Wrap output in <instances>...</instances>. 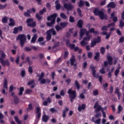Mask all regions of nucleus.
I'll list each match as a JSON object with an SVG mask.
<instances>
[{"label": "nucleus", "mask_w": 124, "mask_h": 124, "mask_svg": "<svg viewBox=\"0 0 124 124\" xmlns=\"http://www.w3.org/2000/svg\"><path fill=\"white\" fill-rule=\"evenodd\" d=\"M0 62L2 66H9L10 65V62L8 60L6 59L4 60V59L6 58V54L4 53V51L3 50H0Z\"/></svg>", "instance_id": "f257e3e1"}, {"label": "nucleus", "mask_w": 124, "mask_h": 124, "mask_svg": "<svg viewBox=\"0 0 124 124\" xmlns=\"http://www.w3.org/2000/svg\"><path fill=\"white\" fill-rule=\"evenodd\" d=\"M93 14L95 16H99L101 20H108V16L107 14H104L103 11L99 10L98 8H95L93 10Z\"/></svg>", "instance_id": "f03ea898"}, {"label": "nucleus", "mask_w": 124, "mask_h": 124, "mask_svg": "<svg viewBox=\"0 0 124 124\" xmlns=\"http://www.w3.org/2000/svg\"><path fill=\"white\" fill-rule=\"evenodd\" d=\"M58 17V14L54 13L48 16L47 17V21H50V22H47L46 26L47 27H53V25L56 23V18Z\"/></svg>", "instance_id": "7ed1b4c3"}, {"label": "nucleus", "mask_w": 124, "mask_h": 124, "mask_svg": "<svg viewBox=\"0 0 124 124\" xmlns=\"http://www.w3.org/2000/svg\"><path fill=\"white\" fill-rule=\"evenodd\" d=\"M95 66H93V64H92L90 65L89 67V69L92 71L93 76L94 78H98L99 77V81L100 82L102 83V77L99 76V74L98 73L96 74V70H95Z\"/></svg>", "instance_id": "20e7f679"}, {"label": "nucleus", "mask_w": 124, "mask_h": 124, "mask_svg": "<svg viewBox=\"0 0 124 124\" xmlns=\"http://www.w3.org/2000/svg\"><path fill=\"white\" fill-rule=\"evenodd\" d=\"M16 40L20 41V44L21 47L23 48L26 42V40H27L26 35L22 34L18 35V36L17 37Z\"/></svg>", "instance_id": "39448f33"}, {"label": "nucleus", "mask_w": 124, "mask_h": 124, "mask_svg": "<svg viewBox=\"0 0 124 124\" xmlns=\"http://www.w3.org/2000/svg\"><path fill=\"white\" fill-rule=\"evenodd\" d=\"M67 93L69 94V97L70 98L71 102H73V100L75 99L77 97V94H76V91L73 90L71 88L69 89L67 92Z\"/></svg>", "instance_id": "423d86ee"}, {"label": "nucleus", "mask_w": 124, "mask_h": 124, "mask_svg": "<svg viewBox=\"0 0 124 124\" xmlns=\"http://www.w3.org/2000/svg\"><path fill=\"white\" fill-rule=\"evenodd\" d=\"M66 45L67 47H69L71 50H74L75 52L79 51V47H75V44H70V40H69V39L66 40Z\"/></svg>", "instance_id": "0eeeda50"}, {"label": "nucleus", "mask_w": 124, "mask_h": 124, "mask_svg": "<svg viewBox=\"0 0 124 124\" xmlns=\"http://www.w3.org/2000/svg\"><path fill=\"white\" fill-rule=\"evenodd\" d=\"M31 22H33L31 23ZM26 23L27 24V27H30V28H35V27H36V22H33V19L32 18L27 19L26 20Z\"/></svg>", "instance_id": "6e6552de"}, {"label": "nucleus", "mask_w": 124, "mask_h": 124, "mask_svg": "<svg viewBox=\"0 0 124 124\" xmlns=\"http://www.w3.org/2000/svg\"><path fill=\"white\" fill-rule=\"evenodd\" d=\"M63 7L68 11L66 14L68 15L69 14V11H71V10L74 8V6L70 3H65L63 4Z\"/></svg>", "instance_id": "1a4fd4ad"}, {"label": "nucleus", "mask_w": 124, "mask_h": 124, "mask_svg": "<svg viewBox=\"0 0 124 124\" xmlns=\"http://www.w3.org/2000/svg\"><path fill=\"white\" fill-rule=\"evenodd\" d=\"M107 59L108 60L107 61H105L104 62V65L105 67H107L108 66V65L109 64V65H112L113 64V58L111 57L110 56H107Z\"/></svg>", "instance_id": "9d476101"}, {"label": "nucleus", "mask_w": 124, "mask_h": 124, "mask_svg": "<svg viewBox=\"0 0 124 124\" xmlns=\"http://www.w3.org/2000/svg\"><path fill=\"white\" fill-rule=\"evenodd\" d=\"M93 108L94 109H96L95 110V113H98V112H100V111H101V110L103 109V108L101 107V106L99 105V102H98V101H97L95 102Z\"/></svg>", "instance_id": "9b49d317"}, {"label": "nucleus", "mask_w": 124, "mask_h": 124, "mask_svg": "<svg viewBox=\"0 0 124 124\" xmlns=\"http://www.w3.org/2000/svg\"><path fill=\"white\" fill-rule=\"evenodd\" d=\"M76 59H75V55H72V57L70 59V61L71 62V65L74 66V70L77 69V63H74L75 62Z\"/></svg>", "instance_id": "f8f14e48"}, {"label": "nucleus", "mask_w": 124, "mask_h": 124, "mask_svg": "<svg viewBox=\"0 0 124 124\" xmlns=\"http://www.w3.org/2000/svg\"><path fill=\"white\" fill-rule=\"evenodd\" d=\"M35 110L36 113L37 114L36 118L38 121H39L40 117H41V108H40V107H37L35 108Z\"/></svg>", "instance_id": "ddd939ff"}, {"label": "nucleus", "mask_w": 124, "mask_h": 124, "mask_svg": "<svg viewBox=\"0 0 124 124\" xmlns=\"http://www.w3.org/2000/svg\"><path fill=\"white\" fill-rule=\"evenodd\" d=\"M110 19H112V21L114 23H116L118 21V17L115 16V12L111 14Z\"/></svg>", "instance_id": "4468645a"}, {"label": "nucleus", "mask_w": 124, "mask_h": 124, "mask_svg": "<svg viewBox=\"0 0 124 124\" xmlns=\"http://www.w3.org/2000/svg\"><path fill=\"white\" fill-rule=\"evenodd\" d=\"M86 31H87V29L85 28H82L80 30L79 36L81 38L85 35Z\"/></svg>", "instance_id": "2eb2a0df"}, {"label": "nucleus", "mask_w": 124, "mask_h": 124, "mask_svg": "<svg viewBox=\"0 0 124 124\" xmlns=\"http://www.w3.org/2000/svg\"><path fill=\"white\" fill-rule=\"evenodd\" d=\"M92 121L95 124H101V118L96 119L94 117L92 118Z\"/></svg>", "instance_id": "dca6fc26"}, {"label": "nucleus", "mask_w": 124, "mask_h": 124, "mask_svg": "<svg viewBox=\"0 0 124 124\" xmlns=\"http://www.w3.org/2000/svg\"><path fill=\"white\" fill-rule=\"evenodd\" d=\"M83 25H84V22L82 19H79L77 24V27L79 29H82V28H83Z\"/></svg>", "instance_id": "f3484780"}, {"label": "nucleus", "mask_w": 124, "mask_h": 124, "mask_svg": "<svg viewBox=\"0 0 124 124\" xmlns=\"http://www.w3.org/2000/svg\"><path fill=\"white\" fill-rule=\"evenodd\" d=\"M59 2H60V1H59V0H56L55 2V3L56 4L55 8L56 10H60V9H61V8L62 7V5Z\"/></svg>", "instance_id": "a211bd4d"}, {"label": "nucleus", "mask_w": 124, "mask_h": 124, "mask_svg": "<svg viewBox=\"0 0 124 124\" xmlns=\"http://www.w3.org/2000/svg\"><path fill=\"white\" fill-rule=\"evenodd\" d=\"M116 5L115 4V2H110L108 5L107 7L108 8H109L110 7L111 8H115L116 7Z\"/></svg>", "instance_id": "6ab92c4d"}, {"label": "nucleus", "mask_w": 124, "mask_h": 124, "mask_svg": "<svg viewBox=\"0 0 124 124\" xmlns=\"http://www.w3.org/2000/svg\"><path fill=\"white\" fill-rule=\"evenodd\" d=\"M86 109V104H83L81 106H78V110L79 112H81L82 110H85Z\"/></svg>", "instance_id": "aec40b11"}, {"label": "nucleus", "mask_w": 124, "mask_h": 124, "mask_svg": "<svg viewBox=\"0 0 124 124\" xmlns=\"http://www.w3.org/2000/svg\"><path fill=\"white\" fill-rule=\"evenodd\" d=\"M114 93H115V94H117L118 99H120V97L122 96V94L120 93V89H119V88L117 87L116 88Z\"/></svg>", "instance_id": "412c9836"}, {"label": "nucleus", "mask_w": 124, "mask_h": 124, "mask_svg": "<svg viewBox=\"0 0 124 124\" xmlns=\"http://www.w3.org/2000/svg\"><path fill=\"white\" fill-rule=\"evenodd\" d=\"M89 32H90V33H93V34L96 35H98V34H99V32H98V31H95L94 30V28H91V29H90Z\"/></svg>", "instance_id": "4be33fe9"}, {"label": "nucleus", "mask_w": 124, "mask_h": 124, "mask_svg": "<svg viewBox=\"0 0 124 124\" xmlns=\"http://www.w3.org/2000/svg\"><path fill=\"white\" fill-rule=\"evenodd\" d=\"M49 119L50 117L48 115H44L42 117V121L44 122V123H47L48 121H49Z\"/></svg>", "instance_id": "5701e85b"}, {"label": "nucleus", "mask_w": 124, "mask_h": 124, "mask_svg": "<svg viewBox=\"0 0 124 124\" xmlns=\"http://www.w3.org/2000/svg\"><path fill=\"white\" fill-rule=\"evenodd\" d=\"M99 57H100V53L98 52H96L94 57V60H95L96 62H98L99 60H100V58H99Z\"/></svg>", "instance_id": "b1692460"}, {"label": "nucleus", "mask_w": 124, "mask_h": 124, "mask_svg": "<svg viewBox=\"0 0 124 124\" xmlns=\"http://www.w3.org/2000/svg\"><path fill=\"white\" fill-rule=\"evenodd\" d=\"M48 32L52 34V35H56L57 34V32H56V31H55V29L54 28H52L51 29H49L47 31Z\"/></svg>", "instance_id": "393cba45"}, {"label": "nucleus", "mask_w": 124, "mask_h": 124, "mask_svg": "<svg viewBox=\"0 0 124 124\" xmlns=\"http://www.w3.org/2000/svg\"><path fill=\"white\" fill-rule=\"evenodd\" d=\"M8 88V84L7 82V79L6 78L4 79V83H3V89H5L7 90Z\"/></svg>", "instance_id": "a878e982"}, {"label": "nucleus", "mask_w": 124, "mask_h": 124, "mask_svg": "<svg viewBox=\"0 0 124 124\" xmlns=\"http://www.w3.org/2000/svg\"><path fill=\"white\" fill-rule=\"evenodd\" d=\"M46 39L47 41H49L51 40V38H52V35L48 31H46Z\"/></svg>", "instance_id": "bb28decb"}, {"label": "nucleus", "mask_w": 124, "mask_h": 124, "mask_svg": "<svg viewBox=\"0 0 124 124\" xmlns=\"http://www.w3.org/2000/svg\"><path fill=\"white\" fill-rule=\"evenodd\" d=\"M9 26L10 27H14V26H15V21H14V19H10V23L9 24Z\"/></svg>", "instance_id": "cd10ccee"}, {"label": "nucleus", "mask_w": 124, "mask_h": 124, "mask_svg": "<svg viewBox=\"0 0 124 124\" xmlns=\"http://www.w3.org/2000/svg\"><path fill=\"white\" fill-rule=\"evenodd\" d=\"M68 23L67 22H61L60 23V25L61 27H62V29H64V28H66V26H67Z\"/></svg>", "instance_id": "c85d7f7f"}, {"label": "nucleus", "mask_w": 124, "mask_h": 124, "mask_svg": "<svg viewBox=\"0 0 124 124\" xmlns=\"http://www.w3.org/2000/svg\"><path fill=\"white\" fill-rule=\"evenodd\" d=\"M14 103L15 104H18V103L20 102V100L19 99V98L16 95H14Z\"/></svg>", "instance_id": "c756f323"}, {"label": "nucleus", "mask_w": 124, "mask_h": 124, "mask_svg": "<svg viewBox=\"0 0 124 124\" xmlns=\"http://www.w3.org/2000/svg\"><path fill=\"white\" fill-rule=\"evenodd\" d=\"M45 74L44 72H41V75L39 74H37V77H39L38 80H42L44 78Z\"/></svg>", "instance_id": "7c9ffc66"}, {"label": "nucleus", "mask_w": 124, "mask_h": 124, "mask_svg": "<svg viewBox=\"0 0 124 124\" xmlns=\"http://www.w3.org/2000/svg\"><path fill=\"white\" fill-rule=\"evenodd\" d=\"M37 38V34H34L31 38V42H32L33 43H35V41H36Z\"/></svg>", "instance_id": "2f4dec72"}, {"label": "nucleus", "mask_w": 124, "mask_h": 124, "mask_svg": "<svg viewBox=\"0 0 124 124\" xmlns=\"http://www.w3.org/2000/svg\"><path fill=\"white\" fill-rule=\"evenodd\" d=\"M118 110L117 114H121V112H123L124 108H123V107L121 105H119L118 107Z\"/></svg>", "instance_id": "473e14b6"}, {"label": "nucleus", "mask_w": 124, "mask_h": 124, "mask_svg": "<svg viewBox=\"0 0 124 124\" xmlns=\"http://www.w3.org/2000/svg\"><path fill=\"white\" fill-rule=\"evenodd\" d=\"M85 41H84L83 40L80 42V44L82 46V47H85V46H87V45H88V42Z\"/></svg>", "instance_id": "72a5a7b5"}, {"label": "nucleus", "mask_w": 124, "mask_h": 124, "mask_svg": "<svg viewBox=\"0 0 124 124\" xmlns=\"http://www.w3.org/2000/svg\"><path fill=\"white\" fill-rule=\"evenodd\" d=\"M15 120L16 121V123H17V124H22V121H21L19 119V117L18 116H16L14 117Z\"/></svg>", "instance_id": "f704fd0d"}, {"label": "nucleus", "mask_w": 124, "mask_h": 124, "mask_svg": "<svg viewBox=\"0 0 124 124\" xmlns=\"http://www.w3.org/2000/svg\"><path fill=\"white\" fill-rule=\"evenodd\" d=\"M75 85L76 86L77 90L79 91V90H80V84H79L78 80L75 81Z\"/></svg>", "instance_id": "c9c22d12"}, {"label": "nucleus", "mask_w": 124, "mask_h": 124, "mask_svg": "<svg viewBox=\"0 0 124 124\" xmlns=\"http://www.w3.org/2000/svg\"><path fill=\"white\" fill-rule=\"evenodd\" d=\"M96 42L94 41V38L93 39V41L91 42V45L90 46V47L91 48H93V47H94L95 45H96Z\"/></svg>", "instance_id": "e433bc0d"}, {"label": "nucleus", "mask_w": 124, "mask_h": 124, "mask_svg": "<svg viewBox=\"0 0 124 124\" xmlns=\"http://www.w3.org/2000/svg\"><path fill=\"white\" fill-rule=\"evenodd\" d=\"M77 10L79 17H83V15L82 14V10H81V9L78 8Z\"/></svg>", "instance_id": "4c0bfd02"}, {"label": "nucleus", "mask_w": 124, "mask_h": 124, "mask_svg": "<svg viewBox=\"0 0 124 124\" xmlns=\"http://www.w3.org/2000/svg\"><path fill=\"white\" fill-rule=\"evenodd\" d=\"M94 41H95L96 43H100L101 42V37L98 36L97 38H94Z\"/></svg>", "instance_id": "58836bf2"}, {"label": "nucleus", "mask_w": 124, "mask_h": 124, "mask_svg": "<svg viewBox=\"0 0 124 124\" xmlns=\"http://www.w3.org/2000/svg\"><path fill=\"white\" fill-rule=\"evenodd\" d=\"M8 21V19L6 16H4L2 18V23H3V24H6Z\"/></svg>", "instance_id": "ea45409f"}, {"label": "nucleus", "mask_w": 124, "mask_h": 124, "mask_svg": "<svg viewBox=\"0 0 124 124\" xmlns=\"http://www.w3.org/2000/svg\"><path fill=\"white\" fill-rule=\"evenodd\" d=\"M84 4H85V2L83 0H80L78 3V7H83V6H84Z\"/></svg>", "instance_id": "a19ab883"}, {"label": "nucleus", "mask_w": 124, "mask_h": 124, "mask_svg": "<svg viewBox=\"0 0 124 124\" xmlns=\"http://www.w3.org/2000/svg\"><path fill=\"white\" fill-rule=\"evenodd\" d=\"M35 17L39 21L42 20V18H43V16H40L38 13L36 14Z\"/></svg>", "instance_id": "79ce46f5"}, {"label": "nucleus", "mask_w": 124, "mask_h": 124, "mask_svg": "<svg viewBox=\"0 0 124 124\" xmlns=\"http://www.w3.org/2000/svg\"><path fill=\"white\" fill-rule=\"evenodd\" d=\"M60 17H61L62 19H63V20H65L67 18V16H66V15H65V14L63 13L60 14Z\"/></svg>", "instance_id": "37998d69"}, {"label": "nucleus", "mask_w": 124, "mask_h": 124, "mask_svg": "<svg viewBox=\"0 0 124 124\" xmlns=\"http://www.w3.org/2000/svg\"><path fill=\"white\" fill-rule=\"evenodd\" d=\"M24 90L25 89H24V87H20L19 89V92L18 93L19 95H22L23 94V92H24Z\"/></svg>", "instance_id": "c03bdc74"}, {"label": "nucleus", "mask_w": 124, "mask_h": 124, "mask_svg": "<svg viewBox=\"0 0 124 124\" xmlns=\"http://www.w3.org/2000/svg\"><path fill=\"white\" fill-rule=\"evenodd\" d=\"M60 46V43L59 42H56L54 43V44L52 47L53 49H55V48H57V47H59Z\"/></svg>", "instance_id": "a18cd8bd"}, {"label": "nucleus", "mask_w": 124, "mask_h": 124, "mask_svg": "<svg viewBox=\"0 0 124 124\" xmlns=\"http://www.w3.org/2000/svg\"><path fill=\"white\" fill-rule=\"evenodd\" d=\"M55 29H56L57 31H62V26L60 27L59 25H56Z\"/></svg>", "instance_id": "49530a36"}, {"label": "nucleus", "mask_w": 124, "mask_h": 124, "mask_svg": "<svg viewBox=\"0 0 124 124\" xmlns=\"http://www.w3.org/2000/svg\"><path fill=\"white\" fill-rule=\"evenodd\" d=\"M91 37L92 36L84 37L83 38V40H84L85 41H90V40H91Z\"/></svg>", "instance_id": "de8ad7c7"}, {"label": "nucleus", "mask_w": 124, "mask_h": 124, "mask_svg": "<svg viewBox=\"0 0 124 124\" xmlns=\"http://www.w3.org/2000/svg\"><path fill=\"white\" fill-rule=\"evenodd\" d=\"M46 11V8H44L42 10L39 11V15H43L44 14V12Z\"/></svg>", "instance_id": "09e8293b"}, {"label": "nucleus", "mask_w": 124, "mask_h": 124, "mask_svg": "<svg viewBox=\"0 0 124 124\" xmlns=\"http://www.w3.org/2000/svg\"><path fill=\"white\" fill-rule=\"evenodd\" d=\"M119 27L122 29V28H124V22L123 20H121L119 22Z\"/></svg>", "instance_id": "8fccbe9b"}, {"label": "nucleus", "mask_w": 124, "mask_h": 124, "mask_svg": "<svg viewBox=\"0 0 124 124\" xmlns=\"http://www.w3.org/2000/svg\"><path fill=\"white\" fill-rule=\"evenodd\" d=\"M49 111H50V112H51L52 113H54L55 112H56V113L58 112V110L57 109H55V108H50Z\"/></svg>", "instance_id": "3c124183"}, {"label": "nucleus", "mask_w": 124, "mask_h": 124, "mask_svg": "<svg viewBox=\"0 0 124 124\" xmlns=\"http://www.w3.org/2000/svg\"><path fill=\"white\" fill-rule=\"evenodd\" d=\"M25 93L26 94H30V93H32V90L30 89H27L26 90Z\"/></svg>", "instance_id": "603ef678"}, {"label": "nucleus", "mask_w": 124, "mask_h": 124, "mask_svg": "<svg viewBox=\"0 0 124 124\" xmlns=\"http://www.w3.org/2000/svg\"><path fill=\"white\" fill-rule=\"evenodd\" d=\"M69 22L70 23H74L75 22V19H74V17L72 16H70L69 17Z\"/></svg>", "instance_id": "864d4df0"}, {"label": "nucleus", "mask_w": 124, "mask_h": 124, "mask_svg": "<svg viewBox=\"0 0 124 124\" xmlns=\"http://www.w3.org/2000/svg\"><path fill=\"white\" fill-rule=\"evenodd\" d=\"M100 51H101V54H102V55H104L105 53V47H101L100 48Z\"/></svg>", "instance_id": "5fc2aeb1"}, {"label": "nucleus", "mask_w": 124, "mask_h": 124, "mask_svg": "<svg viewBox=\"0 0 124 124\" xmlns=\"http://www.w3.org/2000/svg\"><path fill=\"white\" fill-rule=\"evenodd\" d=\"M99 72H100V73H101V74H105V73L106 72H105V68L102 67V69H101L99 70Z\"/></svg>", "instance_id": "6e6d98bb"}, {"label": "nucleus", "mask_w": 124, "mask_h": 124, "mask_svg": "<svg viewBox=\"0 0 124 124\" xmlns=\"http://www.w3.org/2000/svg\"><path fill=\"white\" fill-rule=\"evenodd\" d=\"M20 74L21 77H25V76H26V71L25 70H23L21 71Z\"/></svg>", "instance_id": "4d7b16f0"}, {"label": "nucleus", "mask_w": 124, "mask_h": 124, "mask_svg": "<svg viewBox=\"0 0 124 124\" xmlns=\"http://www.w3.org/2000/svg\"><path fill=\"white\" fill-rule=\"evenodd\" d=\"M85 95L84 94V93H82L79 94V98L80 99H85Z\"/></svg>", "instance_id": "13d9d810"}, {"label": "nucleus", "mask_w": 124, "mask_h": 124, "mask_svg": "<svg viewBox=\"0 0 124 124\" xmlns=\"http://www.w3.org/2000/svg\"><path fill=\"white\" fill-rule=\"evenodd\" d=\"M102 31H108V26H103L102 28Z\"/></svg>", "instance_id": "bf43d9fd"}, {"label": "nucleus", "mask_w": 124, "mask_h": 124, "mask_svg": "<svg viewBox=\"0 0 124 124\" xmlns=\"http://www.w3.org/2000/svg\"><path fill=\"white\" fill-rule=\"evenodd\" d=\"M24 51H26V52H31V48H30L29 46H26L24 47Z\"/></svg>", "instance_id": "052dcab7"}, {"label": "nucleus", "mask_w": 124, "mask_h": 124, "mask_svg": "<svg viewBox=\"0 0 124 124\" xmlns=\"http://www.w3.org/2000/svg\"><path fill=\"white\" fill-rule=\"evenodd\" d=\"M68 55H69V52L68 51H65L64 53V59H66L68 57Z\"/></svg>", "instance_id": "680f3d73"}, {"label": "nucleus", "mask_w": 124, "mask_h": 124, "mask_svg": "<svg viewBox=\"0 0 124 124\" xmlns=\"http://www.w3.org/2000/svg\"><path fill=\"white\" fill-rule=\"evenodd\" d=\"M116 24L115 23V22H112L110 24H108V28H111V27H115Z\"/></svg>", "instance_id": "e2e57ef3"}, {"label": "nucleus", "mask_w": 124, "mask_h": 124, "mask_svg": "<svg viewBox=\"0 0 124 124\" xmlns=\"http://www.w3.org/2000/svg\"><path fill=\"white\" fill-rule=\"evenodd\" d=\"M93 94L95 96L98 95V90L97 89L94 90L93 91Z\"/></svg>", "instance_id": "0e129e2a"}, {"label": "nucleus", "mask_w": 124, "mask_h": 124, "mask_svg": "<svg viewBox=\"0 0 124 124\" xmlns=\"http://www.w3.org/2000/svg\"><path fill=\"white\" fill-rule=\"evenodd\" d=\"M119 73H120V70L119 69H116L115 72H114V75L117 77L118 75H119Z\"/></svg>", "instance_id": "69168bd1"}, {"label": "nucleus", "mask_w": 124, "mask_h": 124, "mask_svg": "<svg viewBox=\"0 0 124 124\" xmlns=\"http://www.w3.org/2000/svg\"><path fill=\"white\" fill-rule=\"evenodd\" d=\"M24 16L25 17H31V14L28 13L27 12H25L24 13Z\"/></svg>", "instance_id": "338daca9"}, {"label": "nucleus", "mask_w": 124, "mask_h": 124, "mask_svg": "<svg viewBox=\"0 0 124 124\" xmlns=\"http://www.w3.org/2000/svg\"><path fill=\"white\" fill-rule=\"evenodd\" d=\"M119 42L120 43H124V36H122L120 38Z\"/></svg>", "instance_id": "774afa93"}]
</instances>
